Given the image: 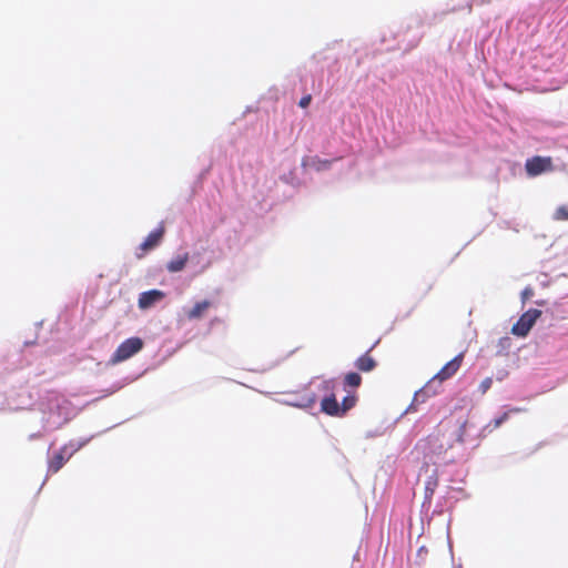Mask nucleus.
Segmentation results:
<instances>
[{
    "label": "nucleus",
    "mask_w": 568,
    "mask_h": 568,
    "mask_svg": "<svg viewBox=\"0 0 568 568\" xmlns=\"http://www.w3.org/2000/svg\"><path fill=\"white\" fill-rule=\"evenodd\" d=\"M189 261V254L187 253H184L182 255H178L176 257L172 258L168 265H166V270L171 273H176V272H180L182 271L186 263Z\"/></svg>",
    "instance_id": "nucleus-12"
},
{
    "label": "nucleus",
    "mask_w": 568,
    "mask_h": 568,
    "mask_svg": "<svg viewBox=\"0 0 568 568\" xmlns=\"http://www.w3.org/2000/svg\"><path fill=\"white\" fill-rule=\"evenodd\" d=\"M213 305V303L209 300H204L201 302H196L192 308L186 312V317L189 320H200L204 316L206 311Z\"/></svg>",
    "instance_id": "nucleus-9"
},
{
    "label": "nucleus",
    "mask_w": 568,
    "mask_h": 568,
    "mask_svg": "<svg viewBox=\"0 0 568 568\" xmlns=\"http://www.w3.org/2000/svg\"><path fill=\"white\" fill-rule=\"evenodd\" d=\"M144 346V342L140 337H130L122 342L111 357L112 364H118L131 358L138 354Z\"/></svg>",
    "instance_id": "nucleus-1"
},
{
    "label": "nucleus",
    "mask_w": 568,
    "mask_h": 568,
    "mask_svg": "<svg viewBox=\"0 0 568 568\" xmlns=\"http://www.w3.org/2000/svg\"><path fill=\"white\" fill-rule=\"evenodd\" d=\"M528 175L536 176L544 172L552 170L551 158L534 156L528 159L525 164Z\"/></svg>",
    "instance_id": "nucleus-4"
},
{
    "label": "nucleus",
    "mask_w": 568,
    "mask_h": 568,
    "mask_svg": "<svg viewBox=\"0 0 568 568\" xmlns=\"http://www.w3.org/2000/svg\"><path fill=\"white\" fill-rule=\"evenodd\" d=\"M361 383H362V377L358 373L351 372V373H347L344 377L345 386L356 388L361 385Z\"/></svg>",
    "instance_id": "nucleus-14"
},
{
    "label": "nucleus",
    "mask_w": 568,
    "mask_h": 568,
    "mask_svg": "<svg viewBox=\"0 0 568 568\" xmlns=\"http://www.w3.org/2000/svg\"><path fill=\"white\" fill-rule=\"evenodd\" d=\"M534 295V291L531 287H526L523 292H521V298L523 301H527L529 300L531 296Z\"/></svg>",
    "instance_id": "nucleus-20"
},
{
    "label": "nucleus",
    "mask_w": 568,
    "mask_h": 568,
    "mask_svg": "<svg viewBox=\"0 0 568 568\" xmlns=\"http://www.w3.org/2000/svg\"><path fill=\"white\" fill-rule=\"evenodd\" d=\"M323 388L325 390H332L334 388V382L333 381H326L323 383Z\"/></svg>",
    "instance_id": "nucleus-23"
},
{
    "label": "nucleus",
    "mask_w": 568,
    "mask_h": 568,
    "mask_svg": "<svg viewBox=\"0 0 568 568\" xmlns=\"http://www.w3.org/2000/svg\"><path fill=\"white\" fill-rule=\"evenodd\" d=\"M438 486V476L436 469L433 470V474L428 477L425 483V498L430 499Z\"/></svg>",
    "instance_id": "nucleus-13"
},
{
    "label": "nucleus",
    "mask_w": 568,
    "mask_h": 568,
    "mask_svg": "<svg viewBox=\"0 0 568 568\" xmlns=\"http://www.w3.org/2000/svg\"><path fill=\"white\" fill-rule=\"evenodd\" d=\"M321 410L328 416H342L339 404L334 394H331L322 399Z\"/></svg>",
    "instance_id": "nucleus-8"
},
{
    "label": "nucleus",
    "mask_w": 568,
    "mask_h": 568,
    "mask_svg": "<svg viewBox=\"0 0 568 568\" xmlns=\"http://www.w3.org/2000/svg\"><path fill=\"white\" fill-rule=\"evenodd\" d=\"M455 443H442L439 436H430L426 442L418 443L417 448L423 452L425 456H439L446 453L454 446Z\"/></svg>",
    "instance_id": "nucleus-3"
},
{
    "label": "nucleus",
    "mask_w": 568,
    "mask_h": 568,
    "mask_svg": "<svg viewBox=\"0 0 568 568\" xmlns=\"http://www.w3.org/2000/svg\"><path fill=\"white\" fill-rule=\"evenodd\" d=\"M165 298V293L160 290H150L146 292H142L139 295L138 306L140 310L145 311L153 307L155 304L160 303Z\"/></svg>",
    "instance_id": "nucleus-6"
},
{
    "label": "nucleus",
    "mask_w": 568,
    "mask_h": 568,
    "mask_svg": "<svg viewBox=\"0 0 568 568\" xmlns=\"http://www.w3.org/2000/svg\"><path fill=\"white\" fill-rule=\"evenodd\" d=\"M554 219L557 221H568V207L565 205L559 206L554 213Z\"/></svg>",
    "instance_id": "nucleus-16"
},
{
    "label": "nucleus",
    "mask_w": 568,
    "mask_h": 568,
    "mask_svg": "<svg viewBox=\"0 0 568 568\" xmlns=\"http://www.w3.org/2000/svg\"><path fill=\"white\" fill-rule=\"evenodd\" d=\"M541 311L536 308H530L527 312H525L516 324L511 327V333L516 336L525 337L536 321L540 317Z\"/></svg>",
    "instance_id": "nucleus-2"
},
{
    "label": "nucleus",
    "mask_w": 568,
    "mask_h": 568,
    "mask_svg": "<svg viewBox=\"0 0 568 568\" xmlns=\"http://www.w3.org/2000/svg\"><path fill=\"white\" fill-rule=\"evenodd\" d=\"M464 361V353H459L452 361L446 363L440 371L433 377V381L438 379L440 383L453 377L460 368Z\"/></svg>",
    "instance_id": "nucleus-5"
},
{
    "label": "nucleus",
    "mask_w": 568,
    "mask_h": 568,
    "mask_svg": "<svg viewBox=\"0 0 568 568\" xmlns=\"http://www.w3.org/2000/svg\"><path fill=\"white\" fill-rule=\"evenodd\" d=\"M65 448L55 452L49 460V471L58 473L67 462Z\"/></svg>",
    "instance_id": "nucleus-10"
},
{
    "label": "nucleus",
    "mask_w": 568,
    "mask_h": 568,
    "mask_svg": "<svg viewBox=\"0 0 568 568\" xmlns=\"http://www.w3.org/2000/svg\"><path fill=\"white\" fill-rule=\"evenodd\" d=\"M427 554H428V549L425 546H422L418 548L417 558L420 564L425 561Z\"/></svg>",
    "instance_id": "nucleus-19"
},
{
    "label": "nucleus",
    "mask_w": 568,
    "mask_h": 568,
    "mask_svg": "<svg viewBox=\"0 0 568 568\" xmlns=\"http://www.w3.org/2000/svg\"><path fill=\"white\" fill-rule=\"evenodd\" d=\"M164 232H165V229H164L163 224H161L158 229L152 231L146 236V239L141 243L140 248L145 253V252L151 251L154 247H156L160 244V242L164 235Z\"/></svg>",
    "instance_id": "nucleus-7"
},
{
    "label": "nucleus",
    "mask_w": 568,
    "mask_h": 568,
    "mask_svg": "<svg viewBox=\"0 0 568 568\" xmlns=\"http://www.w3.org/2000/svg\"><path fill=\"white\" fill-rule=\"evenodd\" d=\"M462 436H463V426L459 428V432H458V435H457V439H458L459 442H462V440H463V439H462Z\"/></svg>",
    "instance_id": "nucleus-24"
},
{
    "label": "nucleus",
    "mask_w": 568,
    "mask_h": 568,
    "mask_svg": "<svg viewBox=\"0 0 568 568\" xmlns=\"http://www.w3.org/2000/svg\"><path fill=\"white\" fill-rule=\"evenodd\" d=\"M493 385V378L491 377H486L480 384H479V387H478V390L480 392V394H486L487 390L491 387Z\"/></svg>",
    "instance_id": "nucleus-18"
},
{
    "label": "nucleus",
    "mask_w": 568,
    "mask_h": 568,
    "mask_svg": "<svg viewBox=\"0 0 568 568\" xmlns=\"http://www.w3.org/2000/svg\"><path fill=\"white\" fill-rule=\"evenodd\" d=\"M317 162H318V164H320V165L317 166V169H318V170H320V169H322V168H325V169H326V168H329V165H331V163H332V161H329V160H317Z\"/></svg>",
    "instance_id": "nucleus-22"
},
{
    "label": "nucleus",
    "mask_w": 568,
    "mask_h": 568,
    "mask_svg": "<svg viewBox=\"0 0 568 568\" xmlns=\"http://www.w3.org/2000/svg\"><path fill=\"white\" fill-rule=\"evenodd\" d=\"M311 101H312V97H311L310 94L304 95V97L300 100L298 105H300L301 108H307V106L310 105Z\"/></svg>",
    "instance_id": "nucleus-21"
},
{
    "label": "nucleus",
    "mask_w": 568,
    "mask_h": 568,
    "mask_svg": "<svg viewBox=\"0 0 568 568\" xmlns=\"http://www.w3.org/2000/svg\"><path fill=\"white\" fill-rule=\"evenodd\" d=\"M356 400L357 398L355 395H347L346 397H344L342 404L339 405L341 415L344 416L346 412L353 408L356 404Z\"/></svg>",
    "instance_id": "nucleus-15"
},
{
    "label": "nucleus",
    "mask_w": 568,
    "mask_h": 568,
    "mask_svg": "<svg viewBox=\"0 0 568 568\" xmlns=\"http://www.w3.org/2000/svg\"><path fill=\"white\" fill-rule=\"evenodd\" d=\"M376 365V361L369 355V351L358 357L355 362L356 368L364 373L372 372Z\"/></svg>",
    "instance_id": "nucleus-11"
},
{
    "label": "nucleus",
    "mask_w": 568,
    "mask_h": 568,
    "mask_svg": "<svg viewBox=\"0 0 568 568\" xmlns=\"http://www.w3.org/2000/svg\"><path fill=\"white\" fill-rule=\"evenodd\" d=\"M520 409L519 408H514L509 412H505L501 416L495 418L491 423H493V428H498L499 426L503 425L504 422H506L508 418H509V414L511 412H519Z\"/></svg>",
    "instance_id": "nucleus-17"
}]
</instances>
